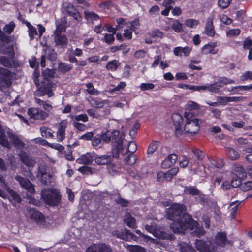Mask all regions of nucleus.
Instances as JSON below:
<instances>
[{"instance_id":"f257e3e1","label":"nucleus","mask_w":252,"mask_h":252,"mask_svg":"<svg viewBox=\"0 0 252 252\" xmlns=\"http://www.w3.org/2000/svg\"><path fill=\"white\" fill-rule=\"evenodd\" d=\"M184 207L178 204L171 205L166 211L168 218L173 220L170 227L174 233H184L188 229L193 231L192 234L197 237H201L205 233L202 227L198 226L197 222L192 220L191 217L184 213Z\"/></svg>"},{"instance_id":"f03ea898","label":"nucleus","mask_w":252,"mask_h":252,"mask_svg":"<svg viewBox=\"0 0 252 252\" xmlns=\"http://www.w3.org/2000/svg\"><path fill=\"white\" fill-rule=\"evenodd\" d=\"M185 123L183 126V118L179 113H175L172 115L171 120L173 125L175 133L176 136L182 135H192L197 133L199 129L202 120L195 118L189 112L184 113Z\"/></svg>"},{"instance_id":"7ed1b4c3","label":"nucleus","mask_w":252,"mask_h":252,"mask_svg":"<svg viewBox=\"0 0 252 252\" xmlns=\"http://www.w3.org/2000/svg\"><path fill=\"white\" fill-rule=\"evenodd\" d=\"M229 243L226 233L220 232L215 236L213 242L209 240H196L195 244L196 249L200 252H221V248Z\"/></svg>"},{"instance_id":"20e7f679","label":"nucleus","mask_w":252,"mask_h":252,"mask_svg":"<svg viewBox=\"0 0 252 252\" xmlns=\"http://www.w3.org/2000/svg\"><path fill=\"white\" fill-rule=\"evenodd\" d=\"M7 136L16 148L21 149L24 147V144L21 139L13 134L9 128L4 126L0 121V144L9 148L10 144L7 140Z\"/></svg>"},{"instance_id":"39448f33","label":"nucleus","mask_w":252,"mask_h":252,"mask_svg":"<svg viewBox=\"0 0 252 252\" xmlns=\"http://www.w3.org/2000/svg\"><path fill=\"white\" fill-rule=\"evenodd\" d=\"M65 20L63 18L59 19L56 21V29L54 34V39L56 45L61 48L65 47L68 43L66 36L63 34L65 30Z\"/></svg>"},{"instance_id":"423d86ee","label":"nucleus","mask_w":252,"mask_h":252,"mask_svg":"<svg viewBox=\"0 0 252 252\" xmlns=\"http://www.w3.org/2000/svg\"><path fill=\"white\" fill-rule=\"evenodd\" d=\"M0 196L3 199H8L13 204L20 203L21 197L20 195L13 191L7 185L4 177L0 175Z\"/></svg>"},{"instance_id":"0eeeda50","label":"nucleus","mask_w":252,"mask_h":252,"mask_svg":"<svg viewBox=\"0 0 252 252\" xmlns=\"http://www.w3.org/2000/svg\"><path fill=\"white\" fill-rule=\"evenodd\" d=\"M41 197L47 204L51 206L57 205L61 200L59 191L55 189H43L41 191Z\"/></svg>"},{"instance_id":"6e6552de","label":"nucleus","mask_w":252,"mask_h":252,"mask_svg":"<svg viewBox=\"0 0 252 252\" xmlns=\"http://www.w3.org/2000/svg\"><path fill=\"white\" fill-rule=\"evenodd\" d=\"M111 137L112 142L116 144L114 146L116 147V148H113L112 150L113 157L118 158L120 153L124 154L122 144L124 140V135L123 134H121L118 130H115L111 131Z\"/></svg>"},{"instance_id":"1a4fd4ad","label":"nucleus","mask_w":252,"mask_h":252,"mask_svg":"<svg viewBox=\"0 0 252 252\" xmlns=\"http://www.w3.org/2000/svg\"><path fill=\"white\" fill-rule=\"evenodd\" d=\"M145 228L148 232L152 233L154 237L159 239L171 240L174 239V236L172 234L167 233L163 228L158 229L154 223L150 225L147 224L145 226Z\"/></svg>"},{"instance_id":"9d476101","label":"nucleus","mask_w":252,"mask_h":252,"mask_svg":"<svg viewBox=\"0 0 252 252\" xmlns=\"http://www.w3.org/2000/svg\"><path fill=\"white\" fill-rule=\"evenodd\" d=\"M28 216L32 221L36 223L38 225L43 227L47 226L46 220L44 216L35 209L31 208L29 209Z\"/></svg>"},{"instance_id":"9b49d317","label":"nucleus","mask_w":252,"mask_h":252,"mask_svg":"<svg viewBox=\"0 0 252 252\" xmlns=\"http://www.w3.org/2000/svg\"><path fill=\"white\" fill-rule=\"evenodd\" d=\"M12 76L11 73L7 69L0 68V89L3 90L10 86Z\"/></svg>"},{"instance_id":"f8f14e48","label":"nucleus","mask_w":252,"mask_h":252,"mask_svg":"<svg viewBox=\"0 0 252 252\" xmlns=\"http://www.w3.org/2000/svg\"><path fill=\"white\" fill-rule=\"evenodd\" d=\"M36 176L44 184H48L51 182L52 176L47 172L46 166L44 165L39 166Z\"/></svg>"},{"instance_id":"ddd939ff","label":"nucleus","mask_w":252,"mask_h":252,"mask_svg":"<svg viewBox=\"0 0 252 252\" xmlns=\"http://www.w3.org/2000/svg\"><path fill=\"white\" fill-rule=\"evenodd\" d=\"M4 53L7 55L0 57V61L2 64L6 67L12 66L14 56V49L13 47L9 46L7 48V51L4 52Z\"/></svg>"},{"instance_id":"4468645a","label":"nucleus","mask_w":252,"mask_h":252,"mask_svg":"<svg viewBox=\"0 0 252 252\" xmlns=\"http://www.w3.org/2000/svg\"><path fill=\"white\" fill-rule=\"evenodd\" d=\"M30 117L34 120H44L48 117V114L39 108H31L28 110Z\"/></svg>"},{"instance_id":"2eb2a0df","label":"nucleus","mask_w":252,"mask_h":252,"mask_svg":"<svg viewBox=\"0 0 252 252\" xmlns=\"http://www.w3.org/2000/svg\"><path fill=\"white\" fill-rule=\"evenodd\" d=\"M15 179L18 182L20 185L31 194L35 192V189L33 184L27 179H25L19 175L15 177Z\"/></svg>"},{"instance_id":"dca6fc26","label":"nucleus","mask_w":252,"mask_h":252,"mask_svg":"<svg viewBox=\"0 0 252 252\" xmlns=\"http://www.w3.org/2000/svg\"><path fill=\"white\" fill-rule=\"evenodd\" d=\"M55 84L52 83H49L44 87H39L35 92V94L38 96H43L46 94L48 95L49 97H52L54 95L53 90L55 89Z\"/></svg>"},{"instance_id":"f3484780","label":"nucleus","mask_w":252,"mask_h":252,"mask_svg":"<svg viewBox=\"0 0 252 252\" xmlns=\"http://www.w3.org/2000/svg\"><path fill=\"white\" fill-rule=\"evenodd\" d=\"M112 250L109 246L103 243L93 244L89 247L86 252H111Z\"/></svg>"},{"instance_id":"a211bd4d","label":"nucleus","mask_w":252,"mask_h":252,"mask_svg":"<svg viewBox=\"0 0 252 252\" xmlns=\"http://www.w3.org/2000/svg\"><path fill=\"white\" fill-rule=\"evenodd\" d=\"M163 32L158 30H155L150 32L145 38V42L148 44H151L155 40L161 39L163 36Z\"/></svg>"},{"instance_id":"6ab92c4d","label":"nucleus","mask_w":252,"mask_h":252,"mask_svg":"<svg viewBox=\"0 0 252 252\" xmlns=\"http://www.w3.org/2000/svg\"><path fill=\"white\" fill-rule=\"evenodd\" d=\"M213 16L209 17L206 23L204 32L209 36L213 37L215 34L214 27L213 23Z\"/></svg>"},{"instance_id":"aec40b11","label":"nucleus","mask_w":252,"mask_h":252,"mask_svg":"<svg viewBox=\"0 0 252 252\" xmlns=\"http://www.w3.org/2000/svg\"><path fill=\"white\" fill-rule=\"evenodd\" d=\"M21 161L29 168L32 167L35 164V160L31 157L26 155L25 152H22L19 154Z\"/></svg>"},{"instance_id":"412c9836","label":"nucleus","mask_w":252,"mask_h":252,"mask_svg":"<svg viewBox=\"0 0 252 252\" xmlns=\"http://www.w3.org/2000/svg\"><path fill=\"white\" fill-rule=\"evenodd\" d=\"M192 48L188 46L185 47H176L174 49V54L176 56H182L184 55L185 56H188L189 55Z\"/></svg>"},{"instance_id":"4be33fe9","label":"nucleus","mask_w":252,"mask_h":252,"mask_svg":"<svg viewBox=\"0 0 252 252\" xmlns=\"http://www.w3.org/2000/svg\"><path fill=\"white\" fill-rule=\"evenodd\" d=\"M217 44L216 43H210L205 45L201 49L202 54L207 55L208 54H215L218 52V49L216 48Z\"/></svg>"},{"instance_id":"5701e85b","label":"nucleus","mask_w":252,"mask_h":252,"mask_svg":"<svg viewBox=\"0 0 252 252\" xmlns=\"http://www.w3.org/2000/svg\"><path fill=\"white\" fill-rule=\"evenodd\" d=\"M177 156L174 154H170L163 161L161 166L162 168H168L172 166L176 161Z\"/></svg>"},{"instance_id":"b1692460","label":"nucleus","mask_w":252,"mask_h":252,"mask_svg":"<svg viewBox=\"0 0 252 252\" xmlns=\"http://www.w3.org/2000/svg\"><path fill=\"white\" fill-rule=\"evenodd\" d=\"M94 160V157L92 154L87 153L81 156L77 160L76 162L79 164H88L91 163Z\"/></svg>"},{"instance_id":"393cba45","label":"nucleus","mask_w":252,"mask_h":252,"mask_svg":"<svg viewBox=\"0 0 252 252\" xmlns=\"http://www.w3.org/2000/svg\"><path fill=\"white\" fill-rule=\"evenodd\" d=\"M95 163L98 165H105L110 163L112 161L110 155H102L96 156L94 159Z\"/></svg>"},{"instance_id":"a878e982","label":"nucleus","mask_w":252,"mask_h":252,"mask_svg":"<svg viewBox=\"0 0 252 252\" xmlns=\"http://www.w3.org/2000/svg\"><path fill=\"white\" fill-rule=\"evenodd\" d=\"M218 106L225 105L229 102H236L239 100V97L219 96L217 98Z\"/></svg>"},{"instance_id":"bb28decb","label":"nucleus","mask_w":252,"mask_h":252,"mask_svg":"<svg viewBox=\"0 0 252 252\" xmlns=\"http://www.w3.org/2000/svg\"><path fill=\"white\" fill-rule=\"evenodd\" d=\"M126 234H124L123 233H122L120 231H119L118 230H115L113 231L112 232V234L114 236H116L118 238H120L122 239L125 240H128V236L129 235L131 239H135L136 238V236L134 235L133 233H130L128 230H126Z\"/></svg>"},{"instance_id":"cd10ccee","label":"nucleus","mask_w":252,"mask_h":252,"mask_svg":"<svg viewBox=\"0 0 252 252\" xmlns=\"http://www.w3.org/2000/svg\"><path fill=\"white\" fill-rule=\"evenodd\" d=\"M252 89V86H239L228 89V91L232 94H241V91H247Z\"/></svg>"},{"instance_id":"c85d7f7f","label":"nucleus","mask_w":252,"mask_h":252,"mask_svg":"<svg viewBox=\"0 0 252 252\" xmlns=\"http://www.w3.org/2000/svg\"><path fill=\"white\" fill-rule=\"evenodd\" d=\"M226 154L228 158L231 160H236L240 157L239 153L234 149L231 147L226 148Z\"/></svg>"},{"instance_id":"c756f323","label":"nucleus","mask_w":252,"mask_h":252,"mask_svg":"<svg viewBox=\"0 0 252 252\" xmlns=\"http://www.w3.org/2000/svg\"><path fill=\"white\" fill-rule=\"evenodd\" d=\"M124 220L125 223L129 227L131 228H135L136 227L135 219L132 217L129 213H127L125 216Z\"/></svg>"},{"instance_id":"7c9ffc66","label":"nucleus","mask_w":252,"mask_h":252,"mask_svg":"<svg viewBox=\"0 0 252 252\" xmlns=\"http://www.w3.org/2000/svg\"><path fill=\"white\" fill-rule=\"evenodd\" d=\"M35 102L37 103L39 106H42V108L46 111L47 113L50 112L52 110L53 107L51 103L49 101H44L39 98H35Z\"/></svg>"},{"instance_id":"2f4dec72","label":"nucleus","mask_w":252,"mask_h":252,"mask_svg":"<svg viewBox=\"0 0 252 252\" xmlns=\"http://www.w3.org/2000/svg\"><path fill=\"white\" fill-rule=\"evenodd\" d=\"M240 203L238 201L232 202L229 205V212L232 219H234L236 217V214L238 209V207Z\"/></svg>"},{"instance_id":"473e14b6","label":"nucleus","mask_w":252,"mask_h":252,"mask_svg":"<svg viewBox=\"0 0 252 252\" xmlns=\"http://www.w3.org/2000/svg\"><path fill=\"white\" fill-rule=\"evenodd\" d=\"M124 246L130 252H147L144 248L138 245L125 244Z\"/></svg>"},{"instance_id":"72a5a7b5","label":"nucleus","mask_w":252,"mask_h":252,"mask_svg":"<svg viewBox=\"0 0 252 252\" xmlns=\"http://www.w3.org/2000/svg\"><path fill=\"white\" fill-rule=\"evenodd\" d=\"M235 81L233 80L227 78L225 77H220L217 81L216 84L219 87H221L224 85L233 84Z\"/></svg>"},{"instance_id":"f704fd0d","label":"nucleus","mask_w":252,"mask_h":252,"mask_svg":"<svg viewBox=\"0 0 252 252\" xmlns=\"http://www.w3.org/2000/svg\"><path fill=\"white\" fill-rule=\"evenodd\" d=\"M172 29L176 32H182L183 31V24L178 20H174L171 24Z\"/></svg>"},{"instance_id":"c9c22d12","label":"nucleus","mask_w":252,"mask_h":252,"mask_svg":"<svg viewBox=\"0 0 252 252\" xmlns=\"http://www.w3.org/2000/svg\"><path fill=\"white\" fill-rule=\"evenodd\" d=\"M40 131L42 136L43 137L49 138L54 137L53 132L50 128L42 126L40 128Z\"/></svg>"},{"instance_id":"e433bc0d","label":"nucleus","mask_w":252,"mask_h":252,"mask_svg":"<svg viewBox=\"0 0 252 252\" xmlns=\"http://www.w3.org/2000/svg\"><path fill=\"white\" fill-rule=\"evenodd\" d=\"M72 68V65L65 63H60L58 64V70L62 73L70 71Z\"/></svg>"},{"instance_id":"4c0bfd02","label":"nucleus","mask_w":252,"mask_h":252,"mask_svg":"<svg viewBox=\"0 0 252 252\" xmlns=\"http://www.w3.org/2000/svg\"><path fill=\"white\" fill-rule=\"evenodd\" d=\"M199 21L194 19H187L185 20L184 25L189 28H196L199 25Z\"/></svg>"},{"instance_id":"58836bf2","label":"nucleus","mask_w":252,"mask_h":252,"mask_svg":"<svg viewBox=\"0 0 252 252\" xmlns=\"http://www.w3.org/2000/svg\"><path fill=\"white\" fill-rule=\"evenodd\" d=\"M107 103V101H102L98 99H91L90 104L92 106L97 108H101L103 107L105 104Z\"/></svg>"},{"instance_id":"ea45409f","label":"nucleus","mask_w":252,"mask_h":252,"mask_svg":"<svg viewBox=\"0 0 252 252\" xmlns=\"http://www.w3.org/2000/svg\"><path fill=\"white\" fill-rule=\"evenodd\" d=\"M233 173L238 178H243L246 173L243 168L241 166L237 165L234 167L233 169Z\"/></svg>"},{"instance_id":"a19ab883","label":"nucleus","mask_w":252,"mask_h":252,"mask_svg":"<svg viewBox=\"0 0 252 252\" xmlns=\"http://www.w3.org/2000/svg\"><path fill=\"white\" fill-rule=\"evenodd\" d=\"M84 14L87 21L93 22L94 21H97L99 19V16L94 12L85 11Z\"/></svg>"},{"instance_id":"79ce46f5","label":"nucleus","mask_w":252,"mask_h":252,"mask_svg":"<svg viewBox=\"0 0 252 252\" xmlns=\"http://www.w3.org/2000/svg\"><path fill=\"white\" fill-rule=\"evenodd\" d=\"M26 26L28 27L29 35L31 40L34 39L35 35H37V32L36 29L32 26L29 22L26 23Z\"/></svg>"},{"instance_id":"37998d69","label":"nucleus","mask_w":252,"mask_h":252,"mask_svg":"<svg viewBox=\"0 0 252 252\" xmlns=\"http://www.w3.org/2000/svg\"><path fill=\"white\" fill-rule=\"evenodd\" d=\"M120 65V63L119 61L115 60L109 62L106 65V68L108 70L113 71L116 70Z\"/></svg>"},{"instance_id":"c03bdc74","label":"nucleus","mask_w":252,"mask_h":252,"mask_svg":"<svg viewBox=\"0 0 252 252\" xmlns=\"http://www.w3.org/2000/svg\"><path fill=\"white\" fill-rule=\"evenodd\" d=\"M137 160V158L135 155L133 154L129 153L127 157H126L125 159V162L127 165H132L134 164Z\"/></svg>"},{"instance_id":"a18cd8bd","label":"nucleus","mask_w":252,"mask_h":252,"mask_svg":"<svg viewBox=\"0 0 252 252\" xmlns=\"http://www.w3.org/2000/svg\"><path fill=\"white\" fill-rule=\"evenodd\" d=\"M70 118L72 120H74L76 121H82L83 122H86L88 121V117L85 114H82L77 115H70Z\"/></svg>"},{"instance_id":"49530a36","label":"nucleus","mask_w":252,"mask_h":252,"mask_svg":"<svg viewBox=\"0 0 252 252\" xmlns=\"http://www.w3.org/2000/svg\"><path fill=\"white\" fill-rule=\"evenodd\" d=\"M158 147V143L157 141L151 142L148 148L147 153L148 155L152 154L154 152L156 151Z\"/></svg>"},{"instance_id":"de8ad7c7","label":"nucleus","mask_w":252,"mask_h":252,"mask_svg":"<svg viewBox=\"0 0 252 252\" xmlns=\"http://www.w3.org/2000/svg\"><path fill=\"white\" fill-rule=\"evenodd\" d=\"M185 192L193 195H199V191L194 187H186L184 189Z\"/></svg>"},{"instance_id":"09e8293b","label":"nucleus","mask_w":252,"mask_h":252,"mask_svg":"<svg viewBox=\"0 0 252 252\" xmlns=\"http://www.w3.org/2000/svg\"><path fill=\"white\" fill-rule=\"evenodd\" d=\"M186 109L189 110H199L200 109L199 105L196 102L189 101L186 104Z\"/></svg>"},{"instance_id":"8fccbe9b","label":"nucleus","mask_w":252,"mask_h":252,"mask_svg":"<svg viewBox=\"0 0 252 252\" xmlns=\"http://www.w3.org/2000/svg\"><path fill=\"white\" fill-rule=\"evenodd\" d=\"M206 91L210 92L218 93L220 92V88L217 86L216 82L214 84H207Z\"/></svg>"},{"instance_id":"3c124183","label":"nucleus","mask_w":252,"mask_h":252,"mask_svg":"<svg viewBox=\"0 0 252 252\" xmlns=\"http://www.w3.org/2000/svg\"><path fill=\"white\" fill-rule=\"evenodd\" d=\"M240 32L241 30L238 28L230 29L227 32L226 36L229 38L234 37L239 35Z\"/></svg>"},{"instance_id":"603ef678","label":"nucleus","mask_w":252,"mask_h":252,"mask_svg":"<svg viewBox=\"0 0 252 252\" xmlns=\"http://www.w3.org/2000/svg\"><path fill=\"white\" fill-rule=\"evenodd\" d=\"M15 27V23L11 21L9 23L6 24L3 28L4 32L8 34H11Z\"/></svg>"},{"instance_id":"864d4df0","label":"nucleus","mask_w":252,"mask_h":252,"mask_svg":"<svg viewBox=\"0 0 252 252\" xmlns=\"http://www.w3.org/2000/svg\"><path fill=\"white\" fill-rule=\"evenodd\" d=\"M86 86L87 92L90 94L97 95L99 94V92L94 89L92 84L88 83L86 85Z\"/></svg>"},{"instance_id":"5fc2aeb1","label":"nucleus","mask_w":252,"mask_h":252,"mask_svg":"<svg viewBox=\"0 0 252 252\" xmlns=\"http://www.w3.org/2000/svg\"><path fill=\"white\" fill-rule=\"evenodd\" d=\"M102 140L106 143L112 142L111 131H107L103 132L101 135Z\"/></svg>"},{"instance_id":"6e6d98bb","label":"nucleus","mask_w":252,"mask_h":252,"mask_svg":"<svg viewBox=\"0 0 252 252\" xmlns=\"http://www.w3.org/2000/svg\"><path fill=\"white\" fill-rule=\"evenodd\" d=\"M181 252H196L191 246L185 243L181 244Z\"/></svg>"},{"instance_id":"4d7b16f0","label":"nucleus","mask_w":252,"mask_h":252,"mask_svg":"<svg viewBox=\"0 0 252 252\" xmlns=\"http://www.w3.org/2000/svg\"><path fill=\"white\" fill-rule=\"evenodd\" d=\"M135 232L137 234L141 235L145 240V241L146 242L150 241L151 243L156 244H157L158 243V242L157 240H156L148 236H147V235L142 234L141 231L139 230H136Z\"/></svg>"},{"instance_id":"13d9d810","label":"nucleus","mask_w":252,"mask_h":252,"mask_svg":"<svg viewBox=\"0 0 252 252\" xmlns=\"http://www.w3.org/2000/svg\"><path fill=\"white\" fill-rule=\"evenodd\" d=\"M155 87V85L150 83H143L140 85V88L142 91H147L152 90Z\"/></svg>"},{"instance_id":"bf43d9fd","label":"nucleus","mask_w":252,"mask_h":252,"mask_svg":"<svg viewBox=\"0 0 252 252\" xmlns=\"http://www.w3.org/2000/svg\"><path fill=\"white\" fill-rule=\"evenodd\" d=\"M245 151L247 153L245 156V158L249 162L252 163V147L247 148Z\"/></svg>"},{"instance_id":"052dcab7","label":"nucleus","mask_w":252,"mask_h":252,"mask_svg":"<svg viewBox=\"0 0 252 252\" xmlns=\"http://www.w3.org/2000/svg\"><path fill=\"white\" fill-rule=\"evenodd\" d=\"M137 145L134 141H131L129 143L126 149V151H128L130 154H133V153L137 150Z\"/></svg>"},{"instance_id":"680f3d73","label":"nucleus","mask_w":252,"mask_h":252,"mask_svg":"<svg viewBox=\"0 0 252 252\" xmlns=\"http://www.w3.org/2000/svg\"><path fill=\"white\" fill-rule=\"evenodd\" d=\"M220 19L221 22L225 25H230L232 22V20L225 14L220 15Z\"/></svg>"},{"instance_id":"e2e57ef3","label":"nucleus","mask_w":252,"mask_h":252,"mask_svg":"<svg viewBox=\"0 0 252 252\" xmlns=\"http://www.w3.org/2000/svg\"><path fill=\"white\" fill-rule=\"evenodd\" d=\"M231 0H219L218 5L222 9L226 8L230 5Z\"/></svg>"},{"instance_id":"0e129e2a","label":"nucleus","mask_w":252,"mask_h":252,"mask_svg":"<svg viewBox=\"0 0 252 252\" xmlns=\"http://www.w3.org/2000/svg\"><path fill=\"white\" fill-rule=\"evenodd\" d=\"M92 145L95 149H98L102 146L101 140L99 137H95L92 140Z\"/></svg>"},{"instance_id":"69168bd1","label":"nucleus","mask_w":252,"mask_h":252,"mask_svg":"<svg viewBox=\"0 0 252 252\" xmlns=\"http://www.w3.org/2000/svg\"><path fill=\"white\" fill-rule=\"evenodd\" d=\"M73 126L76 129L80 131H84L87 129V127L84 124L77 122L73 123Z\"/></svg>"},{"instance_id":"338daca9","label":"nucleus","mask_w":252,"mask_h":252,"mask_svg":"<svg viewBox=\"0 0 252 252\" xmlns=\"http://www.w3.org/2000/svg\"><path fill=\"white\" fill-rule=\"evenodd\" d=\"M241 189L244 191H247L252 189V182H247L241 185Z\"/></svg>"},{"instance_id":"774afa93","label":"nucleus","mask_w":252,"mask_h":252,"mask_svg":"<svg viewBox=\"0 0 252 252\" xmlns=\"http://www.w3.org/2000/svg\"><path fill=\"white\" fill-rule=\"evenodd\" d=\"M240 79L242 81H245L248 79L252 80V72L246 71L244 72L241 76Z\"/></svg>"}]
</instances>
